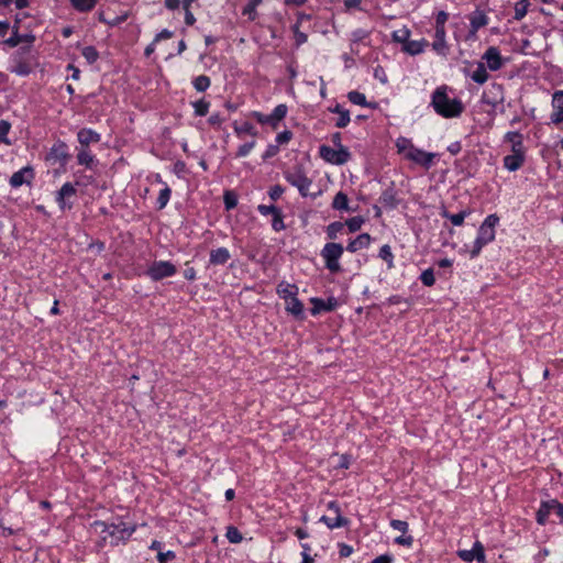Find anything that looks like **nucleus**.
I'll use <instances>...</instances> for the list:
<instances>
[{
	"label": "nucleus",
	"instance_id": "obj_35",
	"mask_svg": "<svg viewBox=\"0 0 563 563\" xmlns=\"http://www.w3.org/2000/svg\"><path fill=\"white\" fill-rule=\"evenodd\" d=\"M432 46L437 52L445 48V27H435V40Z\"/></svg>",
	"mask_w": 563,
	"mask_h": 563
},
{
	"label": "nucleus",
	"instance_id": "obj_59",
	"mask_svg": "<svg viewBox=\"0 0 563 563\" xmlns=\"http://www.w3.org/2000/svg\"><path fill=\"white\" fill-rule=\"evenodd\" d=\"M390 526L395 530L400 531L404 534L408 531V522L407 521H402V520H398V519H393L390 521Z\"/></svg>",
	"mask_w": 563,
	"mask_h": 563
},
{
	"label": "nucleus",
	"instance_id": "obj_5",
	"mask_svg": "<svg viewBox=\"0 0 563 563\" xmlns=\"http://www.w3.org/2000/svg\"><path fill=\"white\" fill-rule=\"evenodd\" d=\"M285 178L290 185L298 189L302 197L310 195L309 190L312 181L306 176L302 167L296 166L292 170L286 172Z\"/></svg>",
	"mask_w": 563,
	"mask_h": 563
},
{
	"label": "nucleus",
	"instance_id": "obj_60",
	"mask_svg": "<svg viewBox=\"0 0 563 563\" xmlns=\"http://www.w3.org/2000/svg\"><path fill=\"white\" fill-rule=\"evenodd\" d=\"M283 194H284V188L280 185H275V186L271 187V189L268 191L269 198L274 201L278 200Z\"/></svg>",
	"mask_w": 563,
	"mask_h": 563
},
{
	"label": "nucleus",
	"instance_id": "obj_42",
	"mask_svg": "<svg viewBox=\"0 0 563 563\" xmlns=\"http://www.w3.org/2000/svg\"><path fill=\"white\" fill-rule=\"evenodd\" d=\"M466 214H467L466 211H461V212L454 213V214H451L445 210L442 212V217L449 219L452 222V224L456 225V227L463 224Z\"/></svg>",
	"mask_w": 563,
	"mask_h": 563
},
{
	"label": "nucleus",
	"instance_id": "obj_64",
	"mask_svg": "<svg viewBox=\"0 0 563 563\" xmlns=\"http://www.w3.org/2000/svg\"><path fill=\"white\" fill-rule=\"evenodd\" d=\"M394 558L390 554H383L375 558L371 563H393Z\"/></svg>",
	"mask_w": 563,
	"mask_h": 563
},
{
	"label": "nucleus",
	"instance_id": "obj_31",
	"mask_svg": "<svg viewBox=\"0 0 563 563\" xmlns=\"http://www.w3.org/2000/svg\"><path fill=\"white\" fill-rule=\"evenodd\" d=\"M98 0H70L71 5L79 12H89L97 4Z\"/></svg>",
	"mask_w": 563,
	"mask_h": 563
},
{
	"label": "nucleus",
	"instance_id": "obj_58",
	"mask_svg": "<svg viewBox=\"0 0 563 563\" xmlns=\"http://www.w3.org/2000/svg\"><path fill=\"white\" fill-rule=\"evenodd\" d=\"M553 109H563V90L555 91L552 97Z\"/></svg>",
	"mask_w": 563,
	"mask_h": 563
},
{
	"label": "nucleus",
	"instance_id": "obj_44",
	"mask_svg": "<svg viewBox=\"0 0 563 563\" xmlns=\"http://www.w3.org/2000/svg\"><path fill=\"white\" fill-rule=\"evenodd\" d=\"M344 228V223L335 221L330 223L327 227V235L330 240H335L338 238V233L341 232Z\"/></svg>",
	"mask_w": 563,
	"mask_h": 563
},
{
	"label": "nucleus",
	"instance_id": "obj_46",
	"mask_svg": "<svg viewBox=\"0 0 563 563\" xmlns=\"http://www.w3.org/2000/svg\"><path fill=\"white\" fill-rule=\"evenodd\" d=\"M192 107L195 109V114L198 117H205L207 115L209 111L210 103L203 99L198 100L192 103Z\"/></svg>",
	"mask_w": 563,
	"mask_h": 563
},
{
	"label": "nucleus",
	"instance_id": "obj_39",
	"mask_svg": "<svg viewBox=\"0 0 563 563\" xmlns=\"http://www.w3.org/2000/svg\"><path fill=\"white\" fill-rule=\"evenodd\" d=\"M530 5V2L528 0H519L515 4V16L514 19L519 21L525 18V15L528 12V8Z\"/></svg>",
	"mask_w": 563,
	"mask_h": 563
},
{
	"label": "nucleus",
	"instance_id": "obj_26",
	"mask_svg": "<svg viewBox=\"0 0 563 563\" xmlns=\"http://www.w3.org/2000/svg\"><path fill=\"white\" fill-rule=\"evenodd\" d=\"M286 310L295 317H301L303 313V305L295 296L286 300Z\"/></svg>",
	"mask_w": 563,
	"mask_h": 563
},
{
	"label": "nucleus",
	"instance_id": "obj_25",
	"mask_svg": "<svg viewBox=\"0 0 563 563\" xmlns=\"http://www.w3.org/2000/svg\"><path fill=\"white\" fill-rule=\"evenodd\" d=\"M427 45L426 41H406L402 49L410 55H418L423 52Z\"/></svg>",
	"mask_w": 563,
	"mask_h": 563
},
{
	"label": "nucleus",
	"instance_id": "obj_17",
	"mask_svg": "<svg viewBox=\"0 0 563 563\" xmlns=\"http://www.w3.org/2000/svg\"><path fill=\"white\" fill-rule=\"evenodd\" d=\"M525 161V153H511L504 157V167L509 172H516L522 167Z\"/></svg>",
	"mask_w": 563,
	"mask_h": 563
},
{
	"label": "nucleus",
	"instance_id": "obj_38",
	"mask_svg": "<svg viewBox=\"0 0 563 563\" xmlns=\"http://www.w3.org/2000/svg\"><path fill=\"white\" fill-rule=\"evenodd\" d=\"M396 147L398 150V153L402 154L405 158H407L408 152H411L413 148V144L409 139L406 137H399L396 141Z\"/></svg>",
	"mask_w": 563,
	"mask_h": 563
},
{
	"label": "nucleus",
	"instance_id": "obj_28",
	"mask_svg": "<svg viewBox=\"0 0 563 563\" xmlns=\"http://www.w3.org/2000/svg\"><path fill=\"white\" fill-rule=\"evenodd\" d=\"M488 77L489 75L483 63H478L476 69L471 74V78L479 85L485 84Z\"/></svg>",
	"mask_w": 563,
	"mask_h": 563
},
{
	"label": "nucleus",
	"instance_id": "obj_33",
	"mask_svg": "<svg viewBox=\"0 0 563 563\" xmlns=\"http://www.w3.org/2000/svg\"><path fill=\"white\" fill-rule=\"evenodd\" d=\"M332 208L334 210H349V199H347V196L342 192V191H339L334 198H333V201H332Z\"/></svg>",
	"mask_w": 563,
	"mask_h": 563
},
{
	"label": "nucleus",
	"instance_id": "obj_15",
	"mask_svg": "<svg viewBox=\"0 0 563 563\" xmlns=\"http://www.w3.org/2000/svg\"><path fill=\"white\" fill-rule=\"evenodd\" d=\"M434 154L424 152L413 146L411 152H408L407 159L412 161L426 168H429L433 163Z\"/></svg>",
	"mask_w": 563,
	"mask_h": 563
},
{
	"label": "nucleus",
	"instance_id": "obj_20",
	"mask_svg": "<svg viewBox=\"0 0 563 563\" xmlns=\"http://www.w3.org/2000/svg\"><path fill=\"white\" fill-rule=\"evenodd\" d=\"M311 303V313L316 316L321 311H332L335 308L336 301L333 298H330L328 301H324L320 298H312Z\"/></svg>",
	"mask_w": 563,
	"mask_h": 563
},
{
	"label": "nucleus",
	"instance_id": "obj_55",
	"mask_svg": "<svg viewBox=\"0 0 563 563\" xmlns=\"http://www.w3.org/2000/svg\"><path fill=\"white\" fill-rule=\"evenodd\" d=\"M272 228H273L275 231H282V230H284V229H285V224H284V220H283L282 211L277 212V213L273 217Z\"/></svg>",
	"mask_w": 563,
	"mask_h": 563
},
{
	"label": "nucleus",
	"instance_id": "obj_3",
	"mask_svg": "<svg viewBox=\"0 0 563 563\" xmlns=\"http://www.w3.org/2000/svg\"><path fill=\"white\" fill-rule=\"evenodd\" d=\"M93 526L97 530L100 529L101 533H104L102 537L104 541L110 537L112 544L126 540L135 530L134 527H128L124 522L109 526L103 521H96Z\"/></svg>",
	"mask_w": 563,
	"mask_h": 563
},
{
	"label": "nucleus",
	"instance_id": "obj_52",
	"mask_svg": "<svg viewBox=\"0 0 563 563\" xmlns=\"http://www.w3.org/2000/svg\"><path fill=\"white\" fill-rule=\"evenodd\" d=\"M256 142L255 140H252L251 142H247L245 144H242L236 152L238 157H244L246 156L255 146Z\"/></svg>",
	"mask_w": 563,
	"mask_h": 563
},
{
	"label": "nucleus",
	"instance_id": "obj_14",
	"mask_svg": "<svg viewBox=\"0 0 563 563\" xmlns=\"http://www.w3.org/2000/svg\"><path fill=\"white\" fill-rule=\"evenodd\" d=\"M460 559L465 562H472L473 560H477L478 562H484L485 560V551L484 547L479 541H476L473 545L472 550H460L457 552Z\"/></svg>",
	"mask_w": 563,
	"mask_h": 563
},
{
	"label": "nucleus",
	"instance_id": "obj_4",
	"mask_svg": "<svg viewBox=\"0 0 563 563\" xmlns=\"http://www.w3.org/2000/svg\"><path fill=\"white\" fill-rule=\"evenodd\" d=\"M344 249L340 243H327L322 251L321 256L324 260L325 267L331 273H339L341 271V266L339 263L340 257L342 256Z\"/></svg>",
	"mask_w": 563,
	"mask_h": 563
},
{
	"label": "nucleus",
	"instance_id": "obj_22",
	"mask_svg": "<svg viewBox=\"0 0 563 563\" xmlns=\"http://www.w3.org/2000/svg\"><path fill=\"white\" fill-rule=\"evenodd\" d=\"M470 23H471V33L475 34L481 27H484L485 25L488 24V18L483 11L476 10L470 16Z\"/></svg>",
	"mask_w": 563,
	"mask_h": 563
},
{
	"label": "nucleus",
	"instance_id": "obj_12",
	"mask_svg": "<svg viewBox=\"0 0 563 563\" xmlns=\"http://www.w3.org/2000/svg\"><path fill=\"white\" fill-rule=\"evenodd\" d=\"M35 41V36L32 33L21 34L19 32V25L14 24L12 27V35L8 37L3 43L9 47H15L22 43H25V46H30L32 48V44Z\"/></svg>",
	"mask_w": 563,
	"mask_h": 563
},
{
	"label": "nucleus",
	"instance_id": "obj_7",
	"mask_svg": "<svg viewBox=\"0 0 563 563\" xmlns=\"http://www.w3.org/2000/svg\"><path fill=\"white\" fill-rule=\"evenodd\" d=\"M69 158L68 146L63 141L55 142L45 157L51 164H59L63 167L67 164Z\"/></svg>",
	"mask_w": 563,
	"mask_h": 563
},
{
	"label": "nucleus",
	"instance_id": "obj_41",
	"mask_svg": "<svg viewBox=\"0 0 563 563\" xmlns=\"http://www.w3.org/2000/svg\"><path fill=\"white\" fill-rule=\"evenodd\" d=\"M379 257L387 263V266L391 268L394 266V255L388 244H385L379 250Z\"/></svg>",
	"mask_w": 563,
	"mask_h": 563
},
{
	"label": "nucleus",
	"instance_id": "obj_10",
	"mask_svg": "<svg viewBox=\"0 0 563 563\" xmlns=\"http://www.w3.org/2000/svg\"><path fill=\"white\" fill-rule=\"evenodd\" d=\"M482 101L488 106L496 107L504 101V87L500 84H490L482 95Z\"/></svg>",
	"mask_w": 563,
	"mask_h": 563
},
{
	"label": "nucleus",
	"instance_id": "obj_6",
	"mask_svg": "<svg viewBox=\"0 0 563 563\" xmlns=\"http://www.w3.org/2000/svg\"><path fill=\"white\" fill-rule=\"evenodd\" d=\"M319 154L322 159L330 164L343 165L351 158L347 147L340 145V148H332L328 145H321Z\"/></svg>",
	"mask_w": 563,
	"mask_h": 563
},
{
	"label": "nucleus",
	"instance_id": "obj_16",
	"mask_svg": "<svg viewBox=\"0 0 563 563\" xmlns=\"http://www.w3.org/2000/svg\"><path fill=\"white\" fill-rule=\"evenodd\" d=\"M76 195V189L73 184L65 183L62 188L57 191L56 201L62 210L66 208H70V205L67 203V199L71 198Z\"/></svg>",
	"mask_w": 563,
	"mask_h": 563
},
{
	"label": "nucleus",
	"instance_id": "obj_63",
	"mask_svg": "<svg viewBox=\"0 0 563 563\" xmlns=\"http://www.w3.org/2000/svg\"><path fill=\"white\" fill-rule=\"evenodd\" d=\"M551 121L554 124H560L563 122V109H554L551 114Z\"/></svg>",
	"mask_w": 563,
	"mask_h": 563
},
{
	"label": "nucleus",
	"instance_id": "obj_19",
	"mask_svg": "<svg viewBox=\"0 0 563 563\" xmlns=\"http://www.w3.org/2000/svg\"><path fill=\"white\" fill-rule=\"evenodd\" d=\"M77 139L82 147H87L90 143H98L100 134L91 129H81L77 133Z\"/></svg>",
	"mask_w": 563,
	"mask_h": 563
},
{
	"label": "nucleus",
	"instance_id": "obj_36",
	"mask_svg": "<svg viewBox=\"0 0 563 563\" xmlns=\"http://www.w3.org/2000/svg\"><path fill=\"white\" fill-rule=\"evenodd\" d=\"M262 1L263 0H250L243 8L242 14L247 15L249 20L254 21L257 16L256 7L260 5Z\"/></svg>",
	"mask_w": 563,
	"mask_h": 563
},
{
	"label": "nucleus",
	"instance_id": "obj_37",
	"mask_svg": "<svg viewBox=\"0 0 563 563\" xmlns=\"http://www.w3.org/2000/svg\"><path fill=\"white\" fill-rule=\"evenodd\" d=\"M551 501L543 503L540 507V509L537 512V521L540 525H544L547 522V519L551 511H553V508L551 507Z\"/></svg>",
	"mask_w": 563,
	"mask_h": 563
},
{
	"label": "nucleus",
	"instance_id": "obj_54",
	"mask_svg": "<svg viewBox=\"0 0 563 563\" xmlns=\"http://www.w3.org/2000/svg\"><path fill=\"white\" fill-rule=\"evenodd\" d=\"M257 210L258 212L262 214V216H268V214H272L273 217L280 211L279 208H277L276 206L274 205H271V206H265V205H260L257 207Z\"/></svg>",
	"mask_w": 563,
	"mask_h": 563
},
{
	"label": "nucleus",
	"instance_id": "obj_18",
	"mask_svg": "<svg viewBox=\"0 0 563 563\" xmlns=\"http://www.w3.org/2000/svg\"><path fill=\"white\" fill-rule=\"evenodd\" d=\"M505 141L511 144V153H525L523 137L519 132L510 131L505 135Z\"/></svg>",
	"mask_w": 563,
	"mask_h": 563
},
{
	"label": "nucleus",
	"instance_id": "obj_53",
	"mask_svg": "<svg viewBox=\"0 0 563 563\" xmlns=\"http://www.w3.org/2000/svg\"><path fill=\"white\" fill-rule=\"evenodd\" d=\"M409 34H410V31L408 29H401V30L395 31L393 33V38L395 42L405 44L409 37Z\"/></svg>",
	"mask_w": 563,
	"mask_h": 563
},
{
	"label": "nucleus",
	"instance_id": "obj_21",
	"mask_svg": "<svg viewBox=\"0 0 563 563\" xmlns=\"http://www.w3.org/2000/svg\"><path fill=\"white\" fill-rule=\"evenodd\" d=\"M371 235L368 233H362L356 236L354 240L350 241L346 246V250L351 253H355L362 249H365L371 243Z\"/></svg>",
	"mask_w": 563,
	"mask_h": 563
},
{
	"label": "nucleus",
	"instance_id": "obj_62",
	"mask_svg": "<svg viewBox=\"0 0 563 563\" xmlns=\"http://www.w3.org/2000/svg\"><path fill=\"white\" fill-rule=\"evenodd\" d=\"M292 133L290 131H283L277 134L276 142L278 144L288 143L291 140Z\"/></svg>",
	"mask_w": 563,
	"mask_h": 563
},
{
	"label": "nucleus",
	"instance_id": "obj_1",
	"mask_svg": "<svg viewBox=\"0 0 563 563\" xmlns=\"http://www.w3.org/2000/svg\"><path fill=\"white\" fill-rule=\"evenodd\" d=\"M448 86L438 87L431 97V106L437 114L450 119L457 118L464 111V104L457 98H450L448 95Z\"/></svg>",
	"mask_w": 563,
	"mask_h": 563
},
{
	"label": "nucleus",
	"instance_id": "obj_47",
	"mask_svg": "<svg viewBox=\"0 0 563 563\" xmlns=\"http://www.w3.org/2000/svg\"><path fill=\"white\" fill-rule=\"evenodd\" d=\"M225 537L231 543H240L243 540L241 532L233 526L227 528Z\"/></svg>",
	"mask_w": 563,
	"mask_h": 563
},
{
	"label": "nucleus",
	"instance_id": "obj_34",
	"mask_svg": "<svg viewBox=\"0 0 563 563\" xmlns=\"http://www.w3.org/2000/svg\"><path fill=\"white\" fill-rule=\"evenodd\" d=\"M287 114V106L278 104L269 114L271 124L276 128V123L283 120Z\"/></svg>",
	"mask_w": 563,
	"mask_h": 563
},
{
	"label": "nucleus",
	"instance_id": "obj_49",
	"mask_svg": "<svg viewBox=\"0 0 563 563\" xmlns=\"http://www.w3.org/2000/svg\"><path fill=\"white\" fill-rule=\"evenodd\" d=\"M420 280L427 287L433 286L435 283L433 269L428 268V269L423 271L420 275Z\"/></svg>",
	"mask_w": 563,
	"mask_h": 563
},
{
	"label": "nucleus",
	"instance_id": "obj_51",
	"mask_svg": "<svg viewBox=\"0 0 563 563\" xmlns=\"http://www.w3.org/2000/svg\"><path fill=\"white\" fill-rule=\"evenodd\" d=\"M363 223L364 219L362 217H353L345 222V224L349 228V231L352 233L358 231L362 228Z\"/></svg>",
	"mask_w": 563,
	"mask_h": 563
},
{
	"label": "nucleus",
	"instance_id": "obj_13",
	"mask_svg": "<svg viewBox=\"0 0 563 563\" xmlns=\"http://www.w3.org/2000/svg\"><path fill=\"white\" fill-rule=\"evenodd\" d=\"M482 59L486 62L488 69L492 71L499 70L504 65L499 49L495 46L488 47L482 56Z\"/></svg>",
	"mask_w": 563,
	"mask_h": 563
},
{
	"label": "nucleus",
	"instance_id": "obj_50",
	"mask_svg": "<svg viewBox=\"0 0 563 563\" xmlns=\"http://www.w3.org/2000/svg\"><path fill=\"white\" fill-rule=\"evenodd\" d=\"M11 129V124L7 120L0 121V142L11 145V142L8 140L7 135Z\"/></svg>",
	"mask_w": 563,
	"mask_h": 563
},
{
	"label": "nucleus",
	"instance_id": "obj_29",
	"mask_svg": "<svg viewBox=\"0 0 563 563\" xmlns=\"http://www.w3.org/2000/svg\"><path fill=\"white\" fill-rule=\"evenodd\" d=\"M234 131L239 137H241L243 134H249L253 139L257 136V131H256L255 126L247 121L243 122L240 125L235 124Z\"/></svg>",
	"mask_w": 563,
	"mask_h": 563
},
{
	"label": "nucleus",
	"instance_id": "obj_24",
	"mask_svg": "<svg viewBox=\"0 0 563 563\" xmlns=\"http://www.w3.org/2000/svg\"><path fill=\"white\" fill-rule=\"evenodd\" d=\"M379 202L386 208H396L398 205V199L396 197V191L393 188H387L384 190L379 198Z\"/></svg>",
	"mask_w": 563,
	"mask_h": 563
},
{
	"label": "nucleus",
	"instance_id": "obj_27",
	"mask_svg": "<svg viewBox=\"0 0 563 563\" xmlns=\"http://www.w3.org/2000/svg\"><path fill=\"white\" fill-rule=\"evenodd\" d=\"M25 174H30L32 176V168L24 167L15 173L10 178V185L14 188L22 186L24 183H27L24 178Z\"/></svg>",
	"mask_w": 563,
	"mask_h": 563
},
{
	"label": "nucleus",
	"instance_id": "obj_57",
	"mask_svg": "<svg viewBox=\"0 0 563 563\" xmlns=\"http://www.w3.org/2000/svg\"><path fill=\"white\" fill-rule=\"evenodd\" d=\"M224 205L228 210L235 208L238 205L236 197L232 192L227 191L224 194Z\"/></svg>",
	"mask_w": 563,
	"mask_h": 563
},
{
	"label": "nucleus",
	"instance_id": "obj_56",
	"mask_svg": "<svg viewBox=\"0 0 563 563\" xmlns=\"http://www.w3.org/2000/svg\"><path fill=\"white\" fill-rule=\"evenodd\" d=\"M350 123V112L349 111H342L339 114V118L335 122V126L343 129Z\"/></svg>",
	"mask_w": 563,
	"mask_h": 563
},
{
	"label": "nucleus",
	"instance_id": "obj_9",
	"mask_svg": "<svg viewBox=\"0 0 563 563\" xmlns=\"http://www.w3.org/2000/svg\"><path fill=\"white\" fill-rule=\"evenodd\" d=\"M328 509L333 511L334 517L330 516H322L320 518V521L327 525L328 528L334 529V528H341L345 527L349 523V520L341 516V510L336 501H330L328 504Z\"/></svg>",
	"mask_w": 563,
	"mask_h": 563
},
{
	"label": "nucleus",
	"instance_id": "obj_32",
	"mask_svg": "<svg viewBox=\"0 0 563 563\" xmlns=\"http://www.w3.org/2000/svg\"><path fill=\"white\" fill-rule=\"evenodd\" d=\"M77 161L80 165L91 167L95 162V156L87 150V147H81L77 154Z\"/></svg>",
	"mask_w": 563,
	"mask_h": 563
},
{
	"label": "nucleus",
	"instance_id": "obj_40",
	"mask_svg": "<svg viewBox=\"0 0 563 563\" xmlns=\"http://www.w3.org/2000/svg\"><path fill=\"white\" fill-rule=\"evenodd\" d=\"M194 87L197 91L203 92L210 87V78L206 75H200L195 78L194 80Z\"/></svg>",
	"mask_w": 563,
	"mask_h": 563
},
{
	"label": "nucleus",
	"instance_id": "obj_23",
	"mask_svg": "<svg viewBox=\"0 0 563 563\" xmlns=\"http://www.w3.org/2000/svg\"><path fill=\"white\" fill-rule=\"evenodd\" d=\"M230 252L225 247H219L210 252V264L223 265L230 260Z\"/></svg>",
	"mask_w": 563,
	"mask_h": 563
},
{
	"label": "nucleus",
	"instance_id": "obj_8",
	"mask_svg": "<svg viewBox=\"0 0 563 563\" xmlns=\"http://www.w3.org/2000/svg\"><path fill=\"white\" fill-rule=\"evenodd\" d=\"M175 273V265L167 261L154 262L147 269V275L153 280H161L165 277L173 276Z\"/></svg>",
	"mask_w": 563,
	"mask_h": 563
},
{
	"label": "nucleus",
	"instance_id": "obj_2",
	"mask_svg": "<svg viewBox=\"0 0 563 563\" xmlns=\"http://www.w3.org/2000/svg\"><path fill=\"white\" fill-rule=\"evenodd\" d=\"M10 60L9 71L22 77L29 76L37 64L30 46L20 47L11 55Z\"/></svg>",
	"mask_w": 563,
	"mask_h": 563
},
{
	"label": "nucleus",
	"instance_id": "obj_61",
	"mask_svg": "<svg viewBox=\"0 0 563 563\" xmlns=\"http://www.w3.org/2000/svg\"><path fill=\"white\" fill-rule=\"evenodd\" d=\"M499 221V218L496 214H489L484 222L482 223L485 228H490L492 230H495V227L497 225Z\"/></svg>",
	"mask_w": 563,
	"mask_h": 563
},
{
	"label": "nucleus",
	"instance_id": "obj_43",
	"mask_svg": "<svg viewBox=\"0 0 563 563\" xmlns=\"http://www.w3.org/2000/svg\"><path fill=\"white\" fill-rule=\"evenodd\" d=\"M81 54L86 58L88 64H93L99 58V53H98V51L96 49L95 46H85L81 49Z\"/></svg>",
	"mask_w": 563,
	"mask_h": 563
},
{
	"label": "nucleus",
	"instance_id": "obj_48",
	"mask_svg": "<svg viewBox=\"0 0 563 563\" xmlns=\"http://www.w3.org/2000/svg\"><path fill=\"white\" fill-rule=\"evenodd\" d=\"M347 98L354 104L363 106V107L367 106L366 97L362 92H358V91H355V90L354 91H350L349 95H347Z\"/></svg>",
	"mask_w": 563,
	"mask_h": 563
},
{
	"label": "nucleus",
	"instance_id": "obj_30",
	"mask_svg": "<svg viewBox=\"0 0 563 563\" xmlns=\"http://www.w3.org/2000/svg\"><path fill=\"white\" fill-rule=\"evenodd\" d=\"M277 292L282 298L288 300L297 295V287L295 285L282 283L277 287Z\"/></svg>",
	"mask_w": 563,
	"mask_h": 563
},
{
	"label": "nucleus",
	"instance_id": "obj_45",
	"mask_svg": "<svg viewBox=\"0 0 563 563\" xmlns=\"http://www.w3.org/2000/svg\"><path fill=\"white\" fill-rule=\"evenodd\" d=\"M170 188L168 186H165L161 191H159V195L157 197V208L161 210L163 208L166 207V205L168 203L169 201V198H170Z\"/></svg>",
	"mask_w": 563,
	"mask_h": 563
},
{
	"label": "nucleus",
	"instance_id": "obj_11",
	"mask_svg": "<svg viewBox=\"0 0 563 563\" xmlns=\"http://www.w3.org/2000/svg\"><path fill=\"white\" fill-rule=\"evenodd\" d=\"M494 239L495 230L481 225L478 229V235L474 242L473 250L471 251V257H476L481 253L483 246L492 242Z\"/></svg>",
	"mask_w": 563,
	"mask_h": 563
}]
</instances>
